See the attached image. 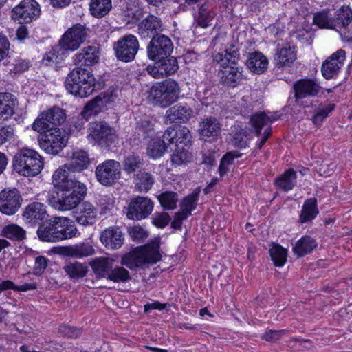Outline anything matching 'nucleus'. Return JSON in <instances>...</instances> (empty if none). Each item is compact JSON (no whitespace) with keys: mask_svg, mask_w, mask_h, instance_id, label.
<instances>
[{"mask_svg":"<svg viewBox=\"0 0 352 352\" xmlns=\"http://www.w3.org/2000/svg\"><path fill=\"white\" fill-rule=\"evenodd\" d=\"M65 120V111L59 107L54 106L40 113L32 127L37 132H43L45 129H60L59 126L63 124Z\"/></svg>","mask_w":352,"mask_h":352,"instance_id":"obj_7","label":"nucleus"},{"mask_svg":"<svg viewBox=\"0 0 352 352\" xmlns=\"http://www.w3.org/2000/svg\"><path fill=\"white\" fill-rule=\"evenodd\" d=\"M131 276L127 270L122 266L113 268L111 266L107 279L114 283H124L131 280Z\"/></svg>","mask_w":352,"mask_h":352,"instance_id":"obj_53","label":"nucleus"},{"mask_svg":"<svg viewBox=\"0 0 352 352\" xmlns=\"http://www.w3.org/2000/svg\"><path fill=\"white\" fill-rule=\"evenodd\" d=\"M87 36L86 28L80 24H76L62 35L56 47L60 51V54L74 52L85 41Z\"/></svg>","mask_w":352,"mask_h":352,"instance_id":"obj_6","label":"nucleus"},{"mask_svg":"<svg viewBox=\"0 0 352 352\" xmlns=\"http://www.w3.org/2000/svg\"><path fill=\"white\" fill-rule=\"evenodd\" d=\"M314 23L320 28L332 30V18L329 17L328 12L326 10L316 13L314 16Z\"/></svg>","mask_w":352,"mask_h":352,"instance_id":"obj_58","label":"nucleus"},{"mask_svg":"<svg viewBox=\"0 0 352 352\" xmlns=\"http://www.w3.org/2000/svg\"><path fill=\"white\" fill-rule=\"evenodd\" d=\"M89 138L101 148H109L118 140L116 129L106 122L90 123Z\"/></svg>","mask_w":352,"mask_h":352,"instance_id":"obj_10","label":"nucleus"},{"mask_svg":"<svg viewBox=\"0 0 352 352\" xmlns=\"http://www.w3.org/2000/svg\"><path fill=\"white\" fill-rule=\"evenodd\" d=\"M43 157L34 150L22 148L12 158L13 170L21 176L34 177L43 168Z\"/></svg>","mask_w":352,"mask_h":352,"instance_id":"obj_5","label":"nucleus"},{"mask_svg":"<svg viewBox=\"0 0 352 352\" xmlns=\"http://www.w3.org/2000/svg\"><path fill=\"white\" fill-rule=\"evenodd\" d=\"M140 249L145 264L155 263L162 258L160 252V245L157 243L148 244Z\"/></svg>","mask_w":352,"mask_h":352,"instance_id":"obj_44","label":"nucleus"},{"mask_svg":"<svg viewBox=\"0 0 352 352\" xmlns=\"http://www.w3.org/2000/svg\"><path fill=\"white\" fill-rule=\"evenodd\" d=\"M175 136H174V128L168 127L162 135V138H156L155 139L157 141L160 142V144H164L166 146V149L167 150L168 146L170 144L175 143Z\"/></svg>","mask_w":352,"mask_h":352,"instance_id":"obj_63","label":"nucleus"},{"mask_svg":"<svg viewBox=\"0 0 352 352\" xmlns=\"http://www.w3.org/2000/svg\"><path fill=\"white\" fill-rule=\"evenodd\" d=\"M60 253L66 256L80 258L93 255L95 253V250L89 242H82L63 247Z\"/></svg>","mask_w":352,"mask_h":352,"instance_id":"obj_29","label":"nucleus"},{"mask_svg":"<svg viewBox=\"0 0 352 352\" xmlns=\"http://www.w3.org/2000/svg\"><path fill=\"white\" fill-rule=\"evenodd\" d=\"M162 207L165 210H173L177 207L178 195L175 192L165 191L157 196Z\"/></svg>","mask_w":352,"mask_h":352,"instance_id":"obj_50","label":"nucleus"},{"mask_svg":"<svg viewBox=\"0 0 352 352\" xmlns=\"http://www.w3.org/2000/svg\"><path fill=\"white\" fill-rule=\"evenodd\" d=\"M38 133L40 147L49 154H58L67 144V137L60 129H45Z\"/></svg>","mask_w":352,"mask_h":352,"instance_id":"obj_9","label":"nucleus"},{"mask_svg":"<svg viewBox=\"0 0 352 352\" xmlns=\"http://www.w3.org/2000/svg\"><path fill=\"white\" fill-rule=\"evenodd\" d=\"M155 64H159L160 70L164 76H168L175 74L179 69V65L177 58L169 55L167 58H164L161 60L154 61Z\"/></svg>","mask_w":352,"mask_h":352,"instance_id":"obj_45","label":"nucleus"},{"mask_svg":"<svg viewBox=\"0 0 352 352\" xmlns=\"http://www.w3.org/2000/svg\"><path fill=\"white\" fill-rule=\"evenodd\" d=\"M296 172L293 168H289L275 181L277 188L288 192L294 188L296 183Z\"/></svg>","mask_w":352,"mask_h":352,"instance_id":"obj_36","label":"nucleus"},{"mask_svg":"<svg viewBox=\"0 0 352 352\" xmlns=\"http://www.w3.org/2000/svg\"><path fill=\"white\" fill-rule=\"evenodd\" d=\"M212 7L208 2H205L200 6L197 14L195 16L197 25L201 28H207L211 25V21L213 19L212 13Z\"/></svg>","mask_w":352,"mask_h":352,"instance_id":"obj_41","label":"nucleus"},{"mask_svg":"<svg viewBox=\"0 0 352 352\" xmlns=\"http://www.w3.org/2000/svg\"><path fill=\"white\" fill-rule=\"evenodd\" d=\"M111 8V0H91L89 3L90 13L96 18L106 16Z\"/></svg>","mask_w":352,"mask_h":352,"instance_id":"obj_42","label":"nucleus"},{"mask_svg":"<svg viewBox=\"0 0 352 352\" xmlns=\"http://www.w3.org/2000/svg\"><path fill=\"white\" fill-rule=\"evenodd\" d=\"M199 195V191H194L192 193L184 197L180 204V211L190 216L192 211L197 207Z\"/></svg>","mask_w":352,"mask_h":352,"instance_id":"obj_52","label":"nucleus"},{"mask_svg":"<svg viewBox=\"0 0 352 352\" xmlns=\"http://www.w3.org/2000/svg\"><path fill=\"white\" fill-rule=\"evenodd\" d=\"M316 247L317 243L314 239L310 236H304L296 243L293 252L298 257H302L311 252Z\"/></svg>","mask_w":352,"mask_h":352,"instance_id":"obj_37","label":"nucleus"},{"mask_svg":"<svg viewBox=\"0 0 352 352\" xmlns=\"http://www.w3.org/2000/svg\"><path fill=\"white\" fill-rule=\"evenodd\" d=\"M296 59L295 52L290 47H283L277 52L276 64L280 67L289 65Z\"/></svg>","mask_w":352,"mask_h":352,"instance_id":"obj_51","label":"nucleus"},{"mask_svg":"<svg viewBox=\"0 0 352 352\" xmlns=\"http://www.w3.org/2000/svg\"><path fill=\"white\" fill-rule=\"evenodd\" d=\"M164 30L161 18L149 14L138 24V34L142 38H152L162 34Z\"/></svg>","mask_w":352,"mask_h":352,"instance_id":"obj_16","label":"nucleus"},{"mask_svg":"<svg viewBox=\"0 0 352 352\" xmlns=\"http://www.w3.org/2000/svg\"><path fill=\"white\" fill-rule=\"evenodd\" d=\"M174 45L171 38L165 34L158 35L151 38L146 46V54L152 61L161 60L171 55Z\"/></svg>","mask_w":352,"mask_h":352,"instance_id":"obj_12","label":"nucleus"},{"mask_svg":"<svg viewBox=\"0 0 352 352\" xmlns=\"http://www.w3.org/2000/svg\"><path fill=\"white\" fill-rule=\"evenodd\" d=\"M59 333L64 337L77 338L81 335L82 331L76 327L62 325L59 328Z\"/></svg>","mask_w":352,"mask_h":352,"instance_id":"obj_61","label":"nucleus"},{"mask_svg":"<svg viewBox=\"0 0 352 352\" xmlns=\"http://www.w3.org/2000/svg\"><path fill=\"white\" fill-rule=\"evenodd\" d=\"M1 235L7 239L21 241L25 239L26 232L16 224H9L2 229Z\"/></svg>","mask_w":352,"mask_h":352,"instance_id":"obj_47","label":"nucleus"},{"mask_svg":"<svg viewBox=\"0 0 352 352\" xmlns=\"http://www.w3.org/2000/svg\"><path fill=\"white\" fill-rule=\"evenodd\" d=\"M319 213L317 207V200L316 198L307 199L302 208L300 215V222L305 223L312 221Z\"/></svg>","mask_w":352,"mask_h":352,"instance_id":"obj_39","label":"nucleus"},{"mask_svg":"<svg viewBox=\"0 0 352 352\" xmlns=\"http://www.w3.org/2000/svg\"><path fill=\"white\" fill-rule=\"evenodd\" d=\"M100 240L106 248L117 250L123 245L124 236L119 227L112 226L102 232Z\"/></svg>","mask_w":352,"mask_h":352,"instance_id":"obj_23","label":"nucleus"},{"mask_svg":"<svg viewBox=\"0 0 352 352\" xmlns=\"http://www.w3.org/2000/svg\"><path fill=\"white\" fill-rule=\"evenodd\" d=\"M41 8L35 0H23L12 10V19L19 23H30L39 16Z\"/></svg>","mask_w":352,"mask_h":352,"instance_id":"obj_14","label":"nucleus"},{"mask_svg":"<svg viewBox=\"0 0 352 352\" xmlns=\"http://www.w3.org/2000/svg\"><path fill=\"white\" fill-rule=\"evenodd\" d=\"M193 113V109L187 104L178 103L166 111V118L171 123H186Z\"/></svg>","mask_w":352,"mask_h":352,"instance_id":"obj_25","label":"nucleus"},{"mask_svg":"<svg viewBox=\"0 0 352 352\" xmlns=\"http://www.w3.org/2000/svg\"><path fill=\"white\" fill-rule=\"evenodd\" d=\"M239 49L235 45H230L222 52L217 53L214 56V60L221 65V67L231 65H236L239 59Z\"/></svg>","mask_w":352,"mask_h":352,"instance_id":"obj_33","label":"nucleus"},{"mask_svg":"<svg viewBox=\"0 0 352 352\" xmlns=\"http://www.w3.org/2000/svg\"><path fill=\"white\" fill-rule=\"evenodd\" d=\"M250 140L248 131L239 126H236L232 131L231 142L234 147L245 148L248 146Z\"/></svg>","mask_w":352,"mask_h":352,"instance_id":"obj_48","label":"nucleus"},{"mask_svg":"<svg viewBox=\"0 0 352 352\" xmlns=\"http://www.w3.org/2000/svg\"><path fill=\"white\" fill-rule=\"evenodd\" d=\"M346 59L345 51L340 49L329 56L322 63L321 67V72L322 76L330 80L336 78Z\"/></svg>","mask_w":352,"mask_h":352,"instance_id":"obj_17","label":"nucleus"},{"mask_svg":"<svg viewBox=\"0 0 352 352\" xmlns=\"http://www.w3.org/2000/svg\"><path fill=\"white\" fill-rule=\"evenodd\" d=\"M175 150L171 156V162L175 166H180L189 162L192 155L189 151L190 147L184 146L180 144L175 145Z\"/></svg>","mask_w":352,"mask_h":352,"instance_id":"obj_46","label":"nucleus"},{"mask_svg":"<svg viewBox=\"0 0 352 352\" xmlns=\"http://www.w3.org/2000/svg\"><path fill=\"white\" fill-rule=\"evenodd\" d=\"M221 124L214 117H206L199 122L198 133L200 139L205 142L217 141L221 136Z\"/></svg>","mask_w":352,"mask_h":352,"instance_id":"obj_18","label":"nucleus"},{"mask_svg":"<svg viewBox=\"0 0 352 352\" xmlns=\"http://www.w3.org/2000/svg\"><path fill=\"white\" fill-rule=\"evenodd\" d=\"M109 100V98H106L105 94L103 96H102V94L97 96L85 105L80 115L86 120H88L91 116L100 113L106 107Z\"/></svg>","mask_w":352,"mask_h":352,"instance_id":"obj_30","label":"nucleus"},{"mask_svg":"<svg viewBox=\"0 0 352 352\" xmlns=\"http://www.w3.org/2000/svg\"><path fill=\"white\" fill-rule=\"evenodd\" d=\"M22 216L26 224L39 226L47 217L46 206L41 202H32L25 208Z\"/></svg>","mask_w":352,"mask_h":352,"instance_id":"obj_20","label":"nucleus"},{"mask_svg":"<svg viewBox=\"0 0 352 352\" xmlns=\"http://www.w3.org/2000/svg\"><path fill=\"white\" fill-rule=\"evenodd\" d=\"M287 253V250L280 245H274L270 250L271 258L276 267H282L285 263Z\"/></svg>","mask_w":352,"mask_h":352,"instance_id":"obj_54","label":"nucleus"},{"mask_svg":"<svg viewBox=\"0 0 352 352\" xmlns=\"http://www.w3.org/2000/svg\"><path fill=\"white\" fill-rule=\"evenodd\" d=\"M250 124L254 131L256 136L258 137L261 134V130L264 126H268V124L265 119V112H259L253 114L250 119Z\"/></svg>","mask_w":352,"mask_h":352,"instance_id":"obj_56","label":"nucleus"},{"mask_svg":"<svg viewBox=\"0 0 352 352\" xmlns=\"http://www.w3.org/2000/svg\"><path fill=\"white\" fill-rule=\"evenodd\" d=\"M54 190L47 201L54 209L60 211L76 208L87 193L85 185L72 177L64 168H58L52 176Z\"/></svg>","mask_w":352,"mask_h":352,"instance_id":"obj_1","label":"nucleus"},{"mask_svg":"<svg viewBox=\"0 0 352 352\" xmlns=\"http://www.w3.org/2000/svg\"><path fill=\"white\" fill-rule=\"evenodd\" d=\"M113 49L116 58L123 63L135 60L140 49L138 38L131 34H126L113 43Z\"/></svg>","mask_w":352,"mask_h":352,"instance_id":"obj_8","label":"nucleus"},{"mask_svg":"<svg viewBox=\"0 0 352 352\" xmlns=\"http://www.w3.org/2000/svg\"><path fill=\"white\" fill-rule=\"evenodd\" d=\"M286 331V330H268L262 335L261 338L267 342H274L279 340Z\"/></svg>","mask_w":352,"mask_h":352,"instance_id":"obj_64","label":"nucleus"},{"mask_svg":"<svg viewBox=\"0 0 352 352\" xmlns=\"http://www.w3.org/2000/svg\"><path fill=\"white\" fill-rule=\"evenodd\" d=\"M122 164L123 170L127 175H131L140 170V169L144 164V161L142 157L137 153H132L124 156Z\"/></svg>","mask_w":352,"mask_h":352,"instance_id":"obj_34","label":"nucleus"},{"mask_svg":"<svg viewBox=\"0 0 352 352\" xmlns=\"http://www.w3.org/2000/svg\"><path fill=\"white\" fill-rule=\"evenodd\" d=\"M296 101L307 97L316 96L322 87L316 80L310 78L300 79L293 85Z\"/></svg>","mask_w":352,"mask_h":352,"instance_id":"obj_21","label":"nucleus"},{"mask_svg":"<svg viewBox=\"0 0 352 352\" xmlns=\"http://www.w3.org/2000/svg\"><path fill=\"white\" fill-rule=\"evenodd\" d=\"M153 210V202L148 197H137L131 201L126 217L132 220H142L148 217Z\"/></svg>","mask_w":352,"mask_h":352,"instance_id":"obj_15","label":"nucleus"},{"mask_svg":"<svg viewBox=\"0 0 352 352\" xmlns=\"http://www.w3.org/2000/svg\"><path fill=\"white\" fill-rule=\"evenodd\" d=\"M89 264L97 278H107L112 266V263L105 257L95 258Z\"/></svg>","mask_w":352,"mask_h":352,"instance_id":"obj_38","label":"nucleus"},{"mask_svg":"<svg viewBox=\"0 0 352 352\" xmlns=\"http://www.w3.org/2000/svg\"><path fill=\"white\" fill-rule=\"evenodd\" d=\"M104 82H96L92 72L81 66L73 69L65 80L66 89L76 97L86 98L103 88Z\"/></svg>","mask_w":352,"mask_h":352,"instance_id":"obj_2","label":"nucleus"},{"mask_svg":"<svg viewBox=\"0 0 352 352\" xmlns=\"http://www.w3.org/2000/svg\"><path fill=\"white\" fill-rule=\"evenodd\" d=\"M17 98L11 93H0V120H6L14 113Z\"/></svg>","mask_w":352,"mask_h":352,"instance_id":"obj_31","label":"nucleus"},{"mask_svg":"<svg viewBox=\"0 0 352 352\" xmlns=\"http://www.w3.org/2000/svg\"><path fill=\"white\" fill-rule=\"evenodd\" d=\"M175 144L187 147L192 145V135L190 130L184 126H179L177 129L174 128Z\"/></svg>","mask_w":352,"mask_h":352,"instance_id":"obj_49","label":"nucleus"},{"mask_svg":"<svg viewBox=\"0 0 352 352\" xmlns=\"http://www.w3.org/2000/svg\"><path fill=\"white\" fill-rule=\"evenodd\" d=\"M73 217L80 226H91L96 222L97 210L91 203L84 202L73 212Z\"/></svg>","mask_w":352,"mask_h":352,"instance_id":"obj_22","label":"nucleus"},{"mask_svg":"<svg viewBox=\"0 0 352 352\" xmlns=\"http://www.w3.org/2000/svg\"><path fill=\"white\" fill-rule=\"evenodd\" d=\"M160 142L152 140L148 145L146 153L152 159H158L161 157L167 150L164 144H160Z\"/></svg>","mask_w":352,"mask_h":352,"instance_id":"obj_57","label":"nucleus"},{"mask_svg":"<svg viewBox=\"0 0 352 352\" xmlns=\"http://www.w3.org/2000/svg\"><path fill=\"white\" fill-rule=\"evenodd\" d=\"M135 133L139 136V139L146 140L153 131V124L151 118L147 115H142L135 118Z\"/></svg>","mask_w":352,"mask_h":352,"instance_id":"obj_35","label":"nucleus"},{"mask_svg":"<svg viewBox=\"0 0 352 352\" xmlns=\"http://www.w3.org/2000/svg\"><path fill=\"white\" fill-rule=\"evenodd\" d=\"M128 232L133 241L137 242H141L148 237V232L140 226L129 228Z\"/></svg>","mask_w":352,"mask_h":352,"instance_id":"obj_59","label":"nucleus"},{"mask_svg":"<svg viewBox=\"0 0 352 352\" xmlns=\"http://www.w3.org/2000/svg\"><path fill=\"white\" fill-rule=\"evenodd\" d=\"M219 72L221 82L231 87L237 86L243 78L241 67L234 65L222 66Z\"/></svg>","mask_w":352,"mask_h":352,"instance_id":"obj_27","label":"nucleus"},{"mask_svg":"<svg viewBox=\"0 0 352 352\" xmlns=\"http://www.w3.org/2000/svg\"><path fill=\"white\" fill-rule=\"evenodd\" d=\"M95 175L97 181L102 186H113L121 177V164L114 160H105L96 166Z\"/></svg>","mask_w":352,"mask_h":352,"instance_id":"obj_11","label":"nucleus"},{"mask_svg":"<svg viewBox=\"0 0 352 352\" xmlns=\"http://www.w3.org/2000/svg\"><path fill=\"white\" fill-rule=\"evenodd\" d=\"M14 132L10 125L0 123V146L9 141L14 135Z\"/></svg>","mask_w":352,"mask_h":352,"instance_id":"obj_62","label":"nucleus"},{"mask_svg":"<svg viewBox=\"0 0 352 352\" xmlns=\"http://www.w3.org/2000/svg\"><path fill=\"white\" fill-rule=\"evenodd\" d=\"M60 51L56 49V46L52 50L46 53L43 58V63L45 65H51L52 63H57L62 60Z\"/></svg>","mask_w":352,"mask_h":352,"instance_id":"obj_60","label":"nucleus"},{"mask_svg":"<svg viewBox=\"0 0 352 352\" xmlns=\"http://www.w3.org/2000/svg\"><path fill=\"white\" fill-rule=\"evenodd\" d=\"M247 67L256 74L264 73L268 66V59L261 52H249L245 61Z\"/></svg>","mask_w":352,"mask_h":352,"instance_id":"obj_26","label":"nucleus"},{"mask_svg":"<svg viewBox=\"0 0 352 352\" xmlns=\"http://www.w3.org/2000/svg\"><path fill=\"white\" fill-rule=\"evenodd\" d=\"M65 273L71 279L78 280L85 277L88 272V267L80 262L69 263L63 267Z\"/></svg>","mask_w":352,"mask_h":352,"instance_id":"obj_43","label":"nucleus"},{"mask_svg":"<svg viewBox=\"0 0 352 352\" xmlns=\"http://www.w3.org/2000/svg\"><path fill=\"white\" fill-rule=\"evenodd\" d=\"M100 49L98 47L89 45L83 47L73 56V62L76 65L92 66L98 63L100 59Z\"/></svg>","mask_w":352,"mask_h":352,"instance_id":"obj_24","label":"nucleus"},{"mask_svg":"<svg viewBox=\"0 0 352 352\" xmlns=\"http://www.w3.org/2000/svg\"><path fill=\"white\" fill-rule=\"evenodd\" d=\"M133 181L135 189L140 192H147L155 182L154 175L148 171L139 170L134 174Z\"/></svg>","mask_w":352,"mask_h":352,"instance_id":"obj_32","label":"nucleus"},{"mask_svg":"<svg viewBox=\"0 0 352 352\" xmlns=\"http://www.w3.org/2000/svg\"><path fill=\"white\" fill-rule=\"evenodd\" d=\"M78 230L68 217H54L39 225L38 239L44 242L56 243L74 237Z\"/></svg>","mask_w":352,"mask_h":352,"instance_id":"obj_3","label":"nucleus"},{"mask_svg":"<svg viewBox=\"0 0 352 352\" xmlns=\"http://www.w3.org/2000/svg\"><path fill=\"white\" fill-rule=\"evenodd\" d=\"M121 263L131 270H135L144 265V258L141 249H137L124 254L121 258Z\"/></svg>","mask_w":352,"mask_h":352,"instance_id":"obj_40","label":"nucleus"},{"mask_svg":"<svg viewBox=\"0 0 352 352\" xmlns=\"http://www.w3.org/2000/svg\"><path fill=\"white\" fill-rule=\"evenodd\" d=\"M181 93L179 83L173 78L156 82L148 91V100L155 107L166 108L177 101Z\"/></svg>","mask_w":352,"mask_h":352,"instance_id":"obj_4","label":"nucleus"},{"mask_svg":"<svg viewBox=\"0 0 352 352\" xmlns=\"http://www.w3.org/2000/svg\"><path fill=\"white\" fill-rule=\"evenodd\" d=\"M89 164V155L87 152L80 150L73 153L69 162L59 168H64L68 173L80 172L86 169Z\"/></svg>","mask_w":352,"mask_h":352,"instance_id":"obj_28","label":"nucleus"},{"mask_svg":"<svg viewBox=\"0 0 352 352\" xmlns=\"http://www.w3.org/2000/svg\"><path fill=\"white\" fill-rule=\"evenodd\" d=\"M334 109V104H321L316 109L312 118L313 123L316 126H320Z\"/></svg>","mask_w":352,"mask_h":352,"instance_id":"obj_55","label":"nucleus"},{"mask_svg":"<svg viewBox=\"0 0 352 352\" xmlns=\"http://www.w3.org/2000/svg\"><path fill=\"white\" fill-rule=\"evenodd\" d=\"M22 197L16 188L3 190L0 192V211L5 214H15L20 208Z\"/></svg>","mask_w":352,"mask_h":352,"instance_id":"obj_19","label":"nucleus"},{"mask_svg":"<svg viewBox=\"0 0 352 352\" xmlns=\"http://www.w3.org/2000/svg\"><path fill=\"white\" fill-rule=\"evenodd\" d=\"M352 10L346 6L338 10L332 18V30L340 33L342 39L352 41Z\"/></svg>","mask_w":352,"mask_h":352,"instance_id":"obj_13","label":"nucleus"}]
</instances>
